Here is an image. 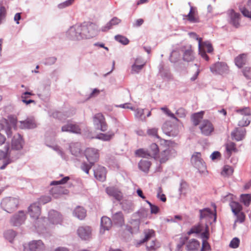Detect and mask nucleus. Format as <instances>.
<instances>
[{
    "instance_id": "1",
    "label": "nucleus",
    "mask_w": 251,
    "mask_h": 251,
    "mask_svg": "<svg viewBox=\"0 0 251 251\" xmlns=\"http://www.w3.org/2000/svg\"><path fill=\"white\" fill-rule=\"evenodd\" d=\"M96 34L95 25L90 22L75 25L70 27L66 32L67 37L74 41L92 38Z\"/></svg>"
},
{
    "instance_id": "2",
    "label": "nucleus",
    "mask_w": 251,
    "mask_h": 251,
    "mask_svg": "<svg viewBox=\"0 0 251 251\" xmlns=\"http://www.w3.org/2000/svg\"><path fill=\"white\" fill-rule=\"evenodd\" d=\"M24 141L22 136L18 133L13 136L11 141V148L6 146V150L9 152V156L17 159L20 157L19 151L23 149Z\"/></svg>"
},
{
    "instance_id": "3",
    "label": "nucleus",
    "mask_w": 251,
    "mask_h": 251,
    "mask_svg": "<svg viewBox=\"0 0 251 251\" xmlns=\"http://www.w3.org/2000/svg\"><path fill=\"white\" fill-rule=\"evenodd\" d=\"M19 200L13 197H6L0 203L1 208L6 212L11 213L17 209L19 205Z\"/></svg>"
},
{
    "instance_id": "4",
    "label": "nucleus",
    "mask_w": 251,
    "mask_h": 251,
    "mask_svg": "<svg viewBox=\"0 0 251 251\" xmlns=\"http://www.w3.org/2000/svg\"><path fill=\"white\" fill-rule=\"evenodd\" d=\"M93 123L97 129L104 132L107 129V125L106 123L104 116L100 113L96 114L93 117Z\"/></svg>"
},
{
    "instance_id": "5",
    "label": "nucleus",
    "mask_w": 251,
    "mask_h": 251,
    "mask_svg": "<svg viewBox=\"0 0 251 251\" xmlns=\"http://www.w3.org/2000/svg\"><path fill=\"white\" fill-rule=\"evenodd\" d=\"M191 162L192 165L200 171H204L206 169L205 163L201 158L200 152H195L191 157Z\"/></svg>"
},
{
    "instance_id": "6",
    "label": "nucleus",
    "mask_w": 251,
    "mask_h": 251,
    "mask_svg": "<svg viewBox=\"0 0 251 251\" xmlns=\"http://www.w3.org/2000/svg\"><path fill=\"white\" fill-rule=\"evenodd\" d=\"M228 22L233 26L238 28L240 26V14L236 12L233 9L227 11Z\"/></svg>"
},
{
    "instance_id": "7",
    "label": "nucleus",
    "mask_w": 251,
    "mask_h": 251,
    "mask_svg": "<svg viewBox=\"0 0 251 251\" xmlns=\"http://www.w3.org/2000/svg\"><path fill=\"white\" fill-rule=\"evenodd\" d=\"M200 129L202 134L208 136L214 131V127L211 122L204 120L200 124Z\"/></svg>"
},
{
    "instance_id": "8",
    "label": "nucleus",
    "mask_w": 251,
    "mask_h": 251,
    "mask_svg": "<svg viewBox=\"0 0 251 251\" xmlns=\"http://www.w3.org/2000/svg\"><path fill=\"white\" fill-rule=\"evenodd\" d=\"M84 154L89 163L91 164H94L99 158L98 151L94 148L86 149Z\"/></svg>"
},
{
    "instance_id": "9",
    "label": "nucleus",
    "mask_w": 251,
    "mask_h": 251,
    "mask_svg": "<svg viewBox=\"0 0 251 251\" xmlns=\"http://www.w3.org/2000/svg\"><path fill=\"white\" fill-rule=\"evenodd\" d=\"M180 51L183 53V60L184 61L189 62L194 60V53L190 46L181 47Z\"/></svg>"
},
{
    "instance_id": "10",
    "label": "nucleus",
    "mask_w": 251,
    "mask_h": 251,
    "mask_svg": "<svg viewBox=\"0 0 251 251\" xmlns=\"http://www.w3.org/2000/svg\"><path fill=\"white\" fill-rule=\"evenodd\" d=\"M176 154V150L172 148H168L162 151L159 155L160 162L161 163L166 162L172 157H175Z\"/></svg>"
},
{
    "instance_id": "11",
    "label": "nucleus",
    "mask_w": 251,
    "mask_h": 251,
    "mask_svg": "<svg viewBox=\"0 0 251 251\" xmlns=\"http://www.w3.org/2000/svg\"><path fill=\"white\" fill-rule=\"evenodd\" d=\"M211 71L216 74L222 75L226 73L228 71V67L224 62H217L210 68Z\"/></svg>"
},
{
    "instance_id": "12",
    "label": "nucleus",
    "mask_w": 251,
    "mask_h": 251,
    "mask_svg": "<svg viewBox=\"0 0 251 251\" xmlns=\"http://www.w3.org/2000/svg\"><path fill=\"white\" fill-rule=\"evenodd\" d=\"M25 213L23 210L19 211L11 218V223L14 226H19L23 224L25 220Z\"/></svg>"
},
{
    "instance_id": "13",
    "label": "nucleus",
    "mask_w": 251,
    "mask_h": 251,
    "mask_svg": "<svg viewBox=\"0 0 251 251\" xmlns=\"http://www.w3.org/2000/svg\"><path fill=\"white\" fill-rule=\"evenodd\" d=\"M78 236L84 240H89L91 238L92 229L89 226H80L77 231Z\"/></svg>"
},
{
    "instance_id": "14",
    "label": "nucleus",
    "mask_w": 251,
    "mask_h": 251,
    "mask_svg": "<svg viewBox=\"0 0 251 251\" xmlns=\"http://www.w3.org/2000/svg\"><path fill=\"white\" fill-rule=\"evenodd\" d=\"M28 212L31 218L37 219L41 213V209L39 203L38 202H35L31 204L28 207Z\"/></svg>"
},
{
    "instance_id": "15",
    "label": "nucleus",
    "mask_w": 251,
    "mask_h": 251,
    "mask_svg": "<svg viewBox=\"0 0 251 251\" xmlns=\"http://www.w3.org/2000/svg\"><path fill=\"white\" fill-rule=\"evenodd\" d=\"M61 131L62 132H69L76 134L81 133V129L78 125L70 123L62 126Z\"/></svg>"
},
{
    "instance_id": "16",
    "label": "nucleus",
    "mask_w": 251,
    "mask_h": 251,
    "mask_svg": "<svg viewBox=\"0 0 251 251\" xmlns=\"http://www.w3.org/2000/svg\"><path fill=\"white\" fill-rule=\"evenodd\" d=\"M49 220L53 224H61L62 221V215L57 211L51 210L49 212Z\"/></svg>"
},
{
    "instance_id": "17",
    "label": "nucleus",
    "mask_w": 251,
    "mask_h": 251,
    "mask_svg": "<svg viewBox=\"0 0 251 251\" xmlns=\"http://www.w3.org/2000/svg\"><path fill=\"white\" fill-rule=\"evenodd\" d=\"M69 148L72 154L75 156L79 157L83 156L81 145L79 143H71L70 144Z\"/></svg>"
},
{
    "instance_id": "18",
    "label": "nucleus",
    "mask_w": 251,
    "mask_h": 251,
    "mask_svg": "<svg viewBox=\"0 0 251 251\" xmlns=\"http://www.w3.org/2000/svg\"><path fill=\"white\" fill-rule=\"evenodd\" d=\"M170 123H166L162 126L163 132L169 136L176 137L178 134V130L175 129Z\"/></svg>"
},
{
    "instance_id": "19",
    "label": "nucleus",
    "mask_w": 251,
    "mask_h": 251,
    "mask_svg": "<svg viewBox=\"0 0 251 251\" xmlns=\"http://www.w3.org/2000/svg\"><path fill=\"white\" fill-rule=\"evenodd\" d=\"M189 35L191 37L194 38L198 41L199 54L203 59L206 61H208L209 60V57L207 55L206 53H205V51L203 50L201 48L202 41V38L198 37L197 34L195 32H190Z\"/></svg>"
},
{
    "instance_id": "20",
    "label": "nucleus",
    "mask_w": 251,
    "mask_h": 251,
    "mask_svg": "<svg viewBox=\"0 0 251 251\" xmlns=\"http://www.w3.org/2000/svg\"><path fill=\"white\" fill-rule=\"evenodd\" d=\"M28 249L30 251H43L45 246L41 240H33L29 243Z\"/></svg>"
},
{
    "instance_id": "21",
    "label": "nucleus",
    "mask_w": 251,
    "mask_h": 251,
    "mask_svg": "<svg viewBox=\"0 0 251 251\" xmlns=\"http://www.w3.org/2000/svg\"><path fill=\"white\" fill-rule=\"evenodd\" d=\"M20 127L22 129H33L37 126V124L33 119L27 118L25 121H20Z\"/></svg>"
},
{
    "instance_id": "22",
    "label": "nucleus",
    "mask_w": 251,
    "mask_h": 251,
    "mask_svg": "<svg viewBox=\"0 0 251 251\" xmlns=\"http://www.w3.org/2000/svg\"><path fill=\"white\" fill-rule=\"evenodd\" d=\"M144 234L145 237L143 239L136 241L135 245L136 247H139L142 244L153 237L155 235V232L152 229H148L144 232Z\"/></svg>"
},
{
    "instance_id": "23",
    "label": "nucleus",
    "mask_w": 251,
    "mask_h": 251,
    "mask_svg": "<svg viewBox=\"0 0 251 251\" xmlns=\"http://www.w3.org/2000/svg\"><path fill=\"white\" fill-rule=\"evenodd\" d=\"M105 191L109 196L113 197L116 200L120 201L122 199V193L117 188L108 187L106 188Z\"/></svg>"
},
{
    "instance_id": "24",
    "label": "nucleus",
    "mask_w": 251,
    "mask_h": 251,
    "mask_svg": "<svg viewBox=\"0 0 251 251\" xmlns=\"http://www.w3.org/2000/svg\"><path fill=\"white\" fill-rule=\"evenodd\" d=\"M121 22V20L116 17L111 19L105 25L101 27L100 30L102 32H107L112 28L113 26L117 25Z\"/></svg>"
},
{
    "instance_id": "25",
    "label": "nucleus",
    "mask_w": 251,
    "mask_h": 251,
    "mask_svg": "<svg viewBox=\"0 0 251 251\" xmlns=\"http://www.w3.org/2000/svg\"><path fill=\"white\" fill-rule=\"evenodd\" d=\"M112 221L115 225L122 226L125 223V220L123 214L119 211L114 214L112 216Z\"/></svg>"
},
{
    "instance_id": "26",
    "label": "nucleus",
    "mask_w": 251,
    "mask_h": 251,
    "mask_svg": "<svg viewBox=\"0 0 251 251\" xmlns=\"http://www.w3.org/2000/svg\"><path fill=\"white\" fill-rule=\"evenodd\" d=\"M122 209L126 213H130L134 210V205L133 203L129 200H124L121 203Z\"/></svg>"
},
{
    "instance_id": "27",
    "label": "nucleus",
    "mask_w": 251,
    "mask_h": 251,
    "mask_svg": "<svg viewBox=\"0 0 251 251\" xmlns=\"http://www.w3.org/2000/svg\"><path fill=\"white\" fill-rule=\"evenodd\" d=\"M95 177L101 181H104L106 179V169L104 167H99L94 171Z\"/></svg>"
},
{
    "instance_id": "28",
    "label": "nucleus",
    "mask_w": 251,
    "mask_h": 251,
    "mask_svg": "<svg viewBox=\"0 0 251 251\" xmlns=\"http://www.w3.org/2000/svg\"><path fill=\"white\" fill-rule=\"evenodd\" d=\"M246 131L244 129L236 130L232 131L231 133V136L233 140L239 141L244 138Z\"/></svg>"
},
{
    "instance_id": "29",
    "label": "nucleus",
    "mask_w": 251,
    "mask_h": 251,
    "mask_svg": "<svg viewBox=\"0 0 251 251\" xmlns=\"http://www.w3.org/2000/svg\"><path fill=\"white\" fill-rule=\"evenodd\" d=\"M51 193L54 198H57L59 197V196L68 194L69 193V191L63 187H57L53 188L51 190Z\"/></svg>"
},
{
    "instance_id": "30",
    "label": "nucleus",
    "mask_w": 251,
    "mask_h": 251,
    "mask_svg": "<svg viewBox=\"0 0 251 251\" xmlns=\"http://www.w3.org/2000/svg\"><path fill=\"white\" fill-rule=\"evenodd\" d=\"M112 225V221L109 218L103 216L101 218L100 226L101 230L103 229V231L105 230H109Z\"/></svg>"
},
{
    "instance_id": "31",
    "label": "nucleus",
    "mask_w": 251,
    "mask_h": 251,
    "mask_svg": "<svg viewBox=\"0 0 251 251\" xmlns=\"http://www.w3.org/2000/svg\"><path fill=\"white\" fill-rule=\"evenodd\" d=\"M74 215L79 220L83 219L86 215V211L83 207L77 206L73 212Z\"/></svg>"
},
{
    "instance_id": "32",
    "label": "nucleus",
    "mask_w": 251,
    "mask_h": 251,
    "mask_svg": "<svg viewBox=\"0 0 251 251\" xmlns=\"http://www.w3.org/2000/svg\"><path fill=\"white\" fill-rule=\"evenodd\" d=\"M151 165V162L148 160H147L142 159L138 163L139 169L141 171H142L146 173H148Z\"/></svg>"
},
{
    "instance_id": "33",
    "label": "nucleus",
    "mask_w": 251,
    "mask_h": 251,
    "mask_svg": "<svg viewBox=\"0 0 251 251\" xmlns=\"http://www.w3.org/2000/svg\"><path fill=\"white\" fill-rule=\"evenodd\" d=\"M51 116L54 118L62 121L66 119L67 117L71 116V114L67 112H62L61 111H55L52 113Z\"/></svg>"
},
{
    "instance_id": "34",
    "label": "nucleus",
    "mask_w": 251,
    "mask_h": 251,
    "mask_svg": "<svg viewBox=\"0 0 251 251\" xmlns=\"http://www.w3.org/2000/svg\"><path fill=\"white\" fill-rule=\"evenodd\" d=\"M200 246L199 242L195 239H191L186 244V249L189 251H194L197 250Z\"/></svg>"
},
{
    "instance_id": "35",
    "label": "nucleus",
    "mask_w": 251,
    "mask_h": 251,
    "mask_svg": "<svg viewBox=\"0 0 251 251\" xmlns=\"http://www.w3.org/2000/svg\"><path fill=\"white\" fill-rule=\"evenodd\" d=\"M203 111H201L195 113L192 115L191 120L194 126H198L200 124V121L203 118Z\"/></svg>"
},
{
    "instance_id": "36",
    "label": "nucleus",
    "mask_w": 251,
    "mask_h": 251,
    "mask_svg": "<svg viewBox=\"0 0 251 251\" xmlns=\"http://www.w3.org/2000/svg\"><path fill=\"white\" fill-rule=\"evenodd\" d=\"M247 55L245 54H242L238 55L235 59V65L239 68H241L245 65L247 61Z\"/></svg>"
},
{
    "instance_id": "37",
    "label": "nucleus",
    "mask_w": 251,
    "mask_h": 251,
    "mask_svg": "<svg viewBox=\"0 0 251 251\" xmlns=\"http://www.w3.org/2000/svg\"><path fill=\"white\" fill-rule=\"evenodd\" d=\"M247 6V8L240 7V11L245 17L251 19V0H248Z\"/></svg>"
},
{
    "instance_id": "38",
    "label": "nucleus",
    "mask_w": 251,
    "mask_h": 251,
    "mask_svg": "<svg viewBox=\"0 0 251 251\" xmlns=\"http://www.w3.org/2000/svg\"><path fill=\"white\" fill-rule=\"evenodd\" d=\"M180 48L178 50H174L170 56V60L171 62L175 63L177 62L180 58Z\"/></svg>"
},
{
    "instance_id": "39",
    "label": "nucleus",
    "mask_w": 251,
    "mask_h": 251,
    "mask_svg": "<svg viewBox=\"0 0 251 251\" xmlns=\"http://www.w3.org/2000/svg\"><path fill=\"white\" fill-rule=\"evenodd\" d=\"M148 151L151 157L155 158L159 152L158 147L155 143H152Z\"/></svg>"
},
{
    "instance_id": "40",
    "label": "nucleus",
    "mask_w": 251,
    "mask_h": 251,
    "mask_svg": "<svg viewBox=\"0 0 251 251\" xmlns=\"http://www.w3.org/2000/svg\"><path fill=\"white\" fill-rule=\"evenodd\" d=\"M232 212L237 215L242 210V205L238 202L232 201L230 204Z\"/></svg>"
},
{
    "instance_id": "41",
    "label": "nucleus",
    "mask_w": 251,
    "mask_h": 251,
    "mask_svg": "<svg viewBox=\"0 0 251 251\" xmlns=\"http://www.w3.org/2000/svg\"><path fill=\"white\" fill-rule=\"evenodd\" d=\"M139 60V59H136L135 63L131 66V73L133 74L139 73L145 64V63L137 64Z\"/></svg>"
},
{
    "instance_id": "42",
    "label": "nucleus",
    "mask_w": 251,
    "mask_h": 251,
    "mask_svg": "<svg viewBox=\"0 0 251 251\" xmlns=\"http://www.w3.org/2000/svg\"><path fill=\"white\" fill-rule=\"evenodd\" d=\"M199 212L200 219H202L213 215L212 211L209 208H205L202 209H200L199 210Z\"/></svg>"
},
{
    "instance_id": "43",
    "label": "nucleus",
    "mask_w": 251,
    "mask_h": 251,
    "mask_svg": "<svg viewBox=\"0 0 251 251\" xmlns=\"http://www.w3.org/2000/svg\"><path fill=\"white\" fill-rule=\"evenodd\" d=\"M32 95H34V94L32 92H25L23 93L21 95L22 101L26 105L31 103H35V101L34 100H26V98H28L29 96Z\"/></svg>"
},
{
    "instance_id": "44",
    "label": "nucleus",
    "mask_w": 251,
    "mask_h": 251,
    "mask_svg": "<svg viewBox=\"0 0 251 251\" xmlns=\"http://www.w3.org/2000/svg\"><path fill=\"white\" fill-rule=\"evenodd\" d=\"M114 135L113 132H108V133H100L98 135L97 138L100 140L108 141L110 140Z\"/></svg>"
},
{
    "instance_id": "45",
    "label": "nucleus",
    "mask_w": 251,
    "mask_h": 251,
    "mask_svg": "<svg viewBox=\"0 0 251 251\" xmlns=\"http://www.w3.org/2000/svg\"><path fill=\"white\" fill-rule=\"evenodd\" d=\"M226 151L228 156H230L232 151H236L237 149L235 147V144L230 142L226 144Z\"/></svg>"
},
{
    "instance_id": "46",
    "label": "nucleus",
    "mask_w": 251,
    "mask_h": 251,
    "mask_svg": "<svg viewBox=\"0 0 251 251\" xmlns=\"http://www.w3.org/2000/svg\"><path fill=\"white\" fill-rule=\"evenodd\" d=\"M16 235L15 231L12 229L7 230L4 233V237L10 242L13 241Z\"/></svg>"
},
{
    "instance_id": "47",
    "label": "nucleus",
    "mask_w": 251,
    "mask_h": 251,
    "mask_svg": "<svg viewBox=\"0 0 251 251\" xmlns=\"http://www.w3.org/2000/svg\"><path fill=\"white\" fill-rule=\"evenodd\" d=\"M202 230V228L200 224L195 225L193 226L189 231L187 232V234L190 235L193 233L199 234Z\"/></svg>"
},
{
    "instance_id": "48",
    "label": "nucleus",
    "mask_w": 251,
    "mask_h": 251,
    "mask_svg": "<svg viewBox=\"0 0 251 251\" xmlns=\"http://www.w3.org/2000/svg\"><path fill=\"white\" fill-rule=\"evenodd\" d=\"M201 48H202V50L204 51H205V50L206 49L207 52L208 53H212L213 51V48L212 47V44L208 41H204V42L202 41ZM205 52H206V51H205Z\"/></svg>"
},
{
    "instance_id": "49",
    "label": "nucleus",
    "mask_w": 251,
    "mask_h": 251,
    "mask_svg": "<svg viewBox=\"0 0 251 251\" xmlns=\"http://www.w3.org/2000/svg\"><path fill=\"white\" fill-rule=\"evenodd\" d=\"M241 201L246 206H249L251 202V194H242L241 196Z\"/></svg>"
},
{
    "instance_id": "50",
    "label": "nucleus",
    "mask_w": 251,
    "mask_h": 251,
    "mask_svg": "<svg viewBox=\"0 0 251 251\" xmlns=\"http://www.w3.org/2000/svg\"><path fill=\"white\" fill-rule=\"evenodd\" d=\"M135 154L139 157L148 158L151 157L148 150L146 151L143 149H140L136 151Z\"/></svg>"
},
{
    "instance_id": "51",
    "label": "nucleus",
    "mask_w": 251,
    "mask_h": 251,
    "mask_svg": "<svg viewBox=\"0 0 251 251\" xmlns=\"http://www.w3.org/2000/svg\"><path fill=\"white\" fill-rule=\"evenodd\" d=\"M116 41L124 45H126L129 43V40L124 36L117 35L114 37Z\"/></svg>"
},
{
    "instance_id": "52",
    "label": "nucleus",
    "mask_w": 251,
    "mask_h": 251,
    "mask_svg": "<svg viewBox=\"0 0 251 251\" xmlns=\"http://www.w3.org/2000/svg\"><path fill=\"white\" fill-rule=\"evenodd\" d=\"M193 7H191L189 13L187 15L188 21L192 23H197L199 22V19L196 17L193 14Z\"/></svg>"
},
{
    "instance_id": "53",
    "label": "nucleus",
    "mask_w": 251,
    "mask_h": 251,
    "mask_svg": "<svg viewBox=\"0 0 251 251\" xmlns=\"http://www.w3.org/2000/svg\"><path fill=\"white\" fill-rule=\"evenodd\" d=\"M232 173L233 169L231 167L229 166H225L221 172V175L223 176H227L231 175Z\"/></svg>"
},
{
    "instance_id": "54",
    "label": "nucleus",
    "mask_w": 251,
    "mask_h": 251,
    "mask_svg": "<svg viewBox=\"0 0 251 251\" xmlns=\"http://www.w3.org/2000/svg\"><path fill=\"white\" fill-rule=\"evenodd\" d=\"M251 123V118L244 117L242 120L239 121L238 126L244 127L248 126Z\"/></svg>"
},
{
    "instance_id": "55",
    "label": "nucleus",
    "mask_w": 251,
    "mask_h": 251,
    "mask_svg": "<svg viewBox=\"0 0 251 251\" xmlns=\"http://www.w3.org/2000/svg\"><path fill=\"white\" fill-rule=\"evenodd\" d=\"M94 165V164H91L90 163L87 164L86 162H83L81 165L80 168L83 171L85 172L87 174H88L90 169Z\"/></svg>"
},
{
    "instance_id": "56",
    "label": "nucleus",
    "mask_w": 251,
    "mask_h": 251,
    "mask_svg": "<svg viewBox=\"0 0 251 251\" xmlns=\"http://www.w3.org/2000/svg\"><path fill=\"white\" fill-rule=\"evenodd\" d=\"M75 1V0H67L58 5L59 9H63L71 5Z\"/></svg>"
},
{
    "instance_id": "57",
    "label": "nucleus",
    "mask_w": 251,
    "mask_h": 251,
    "mask_svg": "<svg viewBox=\"0 0 251 251\" xmlns=\"http://www.w3.org/2000/svg\"><path fill=\"white\" fill-rule=\"evenodd\" d=\"M245 77L248 79H251V67H246L242 70Z\"/></svg>"
},
{
    "instance_id": "58",
    "label": "nucleus",
    "mask_w": 251,
    "mask_h": 251,
    "mask_svg": "<svg viewBox=\"0 0 251 251\" xmlns=\"http://www.w3.org/2000/svg\"><path fill=\"white\" fill-rule=\"evenodd\" d=\"M237 112L242 115L250 116L251 115L250 109L249 107H246L237 110Z\"/></svg>"
},
{
    "instance_id": "59",
    "label": "nucleus",
    "mask_w": 251,
    "mask_h": 251,
    "mask_svg": "<svg viewBox=\"0 0 251 251\" xmlns=\"http://www.w3.org/2000/svg\"><path fill=\"white\" fill-rule=\"evenodd\" d=\"M189 239L188 237H181L179 240V243L177 245V250H180L182 247L185 245L186 242L188 241Z\"/></svg>"
},
{
    "instance_id": "60",
    "label": "nucleus",
    "mask_w": 251,
    "mask_h": 251,
    "mask_svg": "<svg viewBox=\"0 0 251 251\" xmlns=\"http://www.w3.org/2000/svg\"><path fill=\"white\" fill-rule=\"evenodd\" d=\"M54 151H56L57 153L61 156L63 159H66L65 154L62 151L61 149L58 146H54L50 147Z\"/></svg>"
},
{
    "instance_id": "61",
    "label": "nucleus",
    "mask_w": 251,
    "mask_h": 251,
    "mask_svg": "<svg viewBox=\"0 0 251 251\" xmlns=\"http://www.w3.org/2000/svg\"><path fill=\"white\" fill-rule=\"evenodd\" d=\"M239 239L237 237H235L230 241L229 246L231 248L236 249L239 247Z\"/></svg>"
},
{
    "instance_id": "62",
    "label": "nucleus",
    "mask_w": 251,
    "mask_h": 251,
    "mask_svg": "<svg viewBox=\"0 0 251 251\" xmlns=\"http://www.w3.org/2000/svg\"><path fill=\"white\" fill-rule=\"evenodd\" d=\"M3 130H4L8 138L11 137L12 136V128L9 124H6L5 126H3Z\"/></svg>"
},
{
    "instance_id": "63",
    "label": "nucleus",
    "mask_w": 251,
    "mask_h": 251,
    "mask_svg": "<svg viewBox=\"0 0 251 251\" xmlns=\"http://www.w3.org/2000/svg\"><path fill=\"white\" fill-rule=\"evenodd\" d=\"M51 201V198L48 196H43L41 197L39 199L38 203L45 204Z\"/></svg>"
},
{
    "instance_id": "64",
    "label": "nucleus",
    "mask_w": 251,
    "mask_h": 251,
    "mask_svg": "<svg viewBox=\"0 0 251 251\" xmlns=\"http://www.w3.org/2000/svg\"><path fill=\"white\" fill-rule=\"evenodd\" d=\"M158 247L159 246L155 244L154 240H152L150 245L146 246L147 251H155Z\"/></svg>"
}]
</instances>
